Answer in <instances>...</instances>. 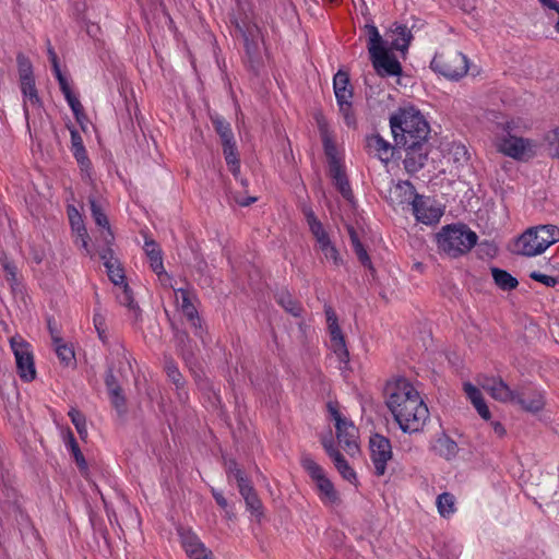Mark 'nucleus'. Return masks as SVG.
<instances>
[{"instance_id":"obj_57","label":"nucleus","mask_w":559,"mask_h":559,"mask_svg":"<svg viewBox=\"0 0 559 559\" xmlns=\"http://www.w3.org/2000/svg\"><path fill=\"white\" fill-rule=\"evenodd\" d=\"M544 7L559 12V5L556 0H539Z\"/></svg>"},{"instance_id":"obj_47","label":"nucleus","mask_w":559,"mask_h":559,"mask_svg":"<svg viewBox=\"0 0 559 559\" xmlns=\"http://www.w3.org/2000/svg\"><path fill=\"white\" fill-rule=\"evenodd\" d=\"M20 82L33 81L32 64L29 60L24 56L17 57Z\"/></svg>"},{"instance_id":"obj_17","label":"nucleus","mask_w":559,"mask_h":559,"mask_svg":"<svg viewBox=\"0 0 559 559\" xmlns=\"http://www.w3.org/2000/svg\"><path fill=\"white\" fill-rule=\"evenodd\" d=\"M412 212L418 222L426 225L438 223L443 214L442 209L435 200L420 195L415 199Z\"/></svg>"},{"instance_id":"obj_58","label":"nucleus","mask_w":559,"mask_h":559,"mask_svg":"<svg viewBox=\"0 0 559 559\" xmlns=\"http://www.w3.org/2000/svg\"><path fill=\"white\" fill-rule=\"evenodd\" d=\"M255 200H257V198H254V197L247 198V199H242V198H236V199H235V201H236L238 204L242 205V206H247V205H249V204H251V203L255 202Z\"/></svg>"},{"instance_id":"obj_39","label":"nucleus","mask_w":559,"mask_h":559,"mask_svg":"<svg viewBox=\"0 0 559 559\" xmlns=\"http://www.w3.org/2000/svg\"><path fill=\"white\" fill-rule=\"evenodd\" d=\"M317 250L320 251L324 260L335 266L342 264V258L336 249L332 239L316 246Z\"/></svg>"},{"instance_id":"obj_20","label":"nucleus","mask_w":559,"mask_h":559,"mask_svg":"<svg viewBox=\"0 0 559 559\" xmlns=\"http://www.w3.org/2000/svg\"><path fill=\"white\" fill-rule=\"evenodd\" d=\"M228 473L237 480L239 491L246 501L248 510L255 516H260L262 508L261 501L249 483L245 479L242 472L234 464L233 467L229 466Z\"/></svg>"},{"instance_id":"obj_38","label":"nucleus","mask_w":559,"mask_h":559,"mask_svg":"<svg viewBox=\"0 0 559 559\" xmlns=\"http://www.w3.org/2000/svg\"><path fill=\"white\" fill-rule=\"evenodd\" d=\"M437 509L442 518H450L456 511L455 497L450 492H443L437 497Z\"/></svg>"},{"instance_id":"obj_26","label":"nucleus","mask_w":559,"mask_h":559,"mask_svg":"<svg viewBox=\"0 0 559 559\" xmlns=\"http://www.w3.org/2000/svg\"><path fill=\"white\" fill-rule=\"evenodd\" d=\"M403 147L406 150V156L404 159L405 169L411 174L417 173L424 167L427 160L428 152L425 143Z\"/></svg>"},{"instance_id":"obj_21","label":"nucleus","mask_w":559,"mask_h":559,"mask_svg":"<svg viewBox=\"0 0 559 559\" xmlns=\"http://www.w3.org/2000/svg\"><path fill=\"white\" fill-rule=\"evenodd\" d=\"M322 445L342 478L353 484L354 486H358V477L356 472L344 459V456L335 449L333 441L331 439H323Z\"/></svg>"},{"instance_id":"obj_7","label":"nucleus","mask_w":559,"mask_h":559,"mask_svg":"<svg viewBox=\"0 0 559 559\" xmlns=\"http://www.w3.org/2000/svg\"><path fill=\"white\" fill-rule=\"evenodd\" d=\"M300 463L309 475L320 501L325 507L340 506V493L328 476L326 471L308 454L301 456Z\"/></svg>"},{"instance_id":"obj_10","label":"nucleus","mask_w":559,"mask_h":559,"mask_svg":"<svg viewBox=\"0 0 559 559\" xmlns=\"http://www.w3.org/2000/svg\"><path fill=\"white\" fill-rule=\"evenodd\" d=\"M328 411L333 421L340 445L350 456L359 453V435L354 423L340 411L336 404L329 403Z\"/></svg>"},{"instance_id":"obj_48","label":"nucleus","mask_w":559,"mask_h":559,"mask_svg":"<svg viewBox=\"0 0 559 559\" xmlns=\"http://www.w3.org/2000/svg\"><path fill=\"white\" fill-rule=\"evenodd\" d=\"M165 370H166L168 378L174 382V384L178 389L183 385V379L181 377V373L173 360L167 359L165 361Z\"/></svg>"},{"instance_id":"obj_64","label":"nucleus","mask_w":559,"mask_h":559,"mask_svg":"<svg viewBox=\"0 0 559 559\" xmlns=\"http://www.w3.org/2000/svg\"><path fill=\"white\" fill-rule=\"evenodd\" d=\"M552 134H554V138H556V136H557V131H556V130H554V131H552Z\"/></svg>"},{"instance_id":"obj_44","label":"nucleus","mask_w":559,"mask_h":559,"mask_svg":"<svg viewBox=\"0 0 559 559\" xmlns=\"http://www.w3.org/2000/svg\"><path fill=\"white\" fill-rule=\"evenodd\" d=\"M280 305L294 317H299L301 308L298 302L288 293H282L278 295Z\"/></svg>"},{"instance_id":"obj_19","label":"nucleus","mask_w":559,"mask_h":559,"mask_svg":"<svg viewBox=\"0 0 559 559\" xmlns=\"http://www.w3.org/2000/svg\"><path fill=\"white\" fill-rule=\"evenodd\" d=\"M417 193L408 181H397L389 189L388 201L393 207L405 209L413 206Z\"/></svg>"},{"instance_id":"obj_32","label":"nucleus","mask_w":559,"mask_h":559,"mask_svg":"<svg viewBox=\"0 0 559 559\" xmlns=\"http://www.w3.org/2000/svg\"><path fill=\"white\" fill-rule=\"evenodd\" d=\"M91 211L96 225L103 228L102 238L104 242L106 245L111 243L114 240V235L110 230L108 218L100 205L95 200H91Z\"/></svg>"},{"instance_id":"obj_2","label":"nucleus","mask_w":559,"mask_h":559,"mask_svg":"<svg viewBox=\"0 0 559 559\" xmlns=\"http://www.w3.org/2000/svg\"><path fill=\"white\" fill-rule=\"evenodd\" d=\"M367 47L373 68L381 76L400 75L402 67L393 55V50L404 52L411 41V32L404 25H395L382 38L373 24L365 26Z\"/></svg>"},{"instance_id":"obj_51","label":"nucleus","mask_w":559,"mask_h":559,"mask_svg":"<svg viewBox=\"0 0 559 559\" xmlns=\"http://www.w3.org/2000/svg\"><path fill=\"white\" fill-rule=\"evenodd\" d=\"M530 277L547 287H554L557 284V278L555 276L547 275L538 271L531 272Z\"/></svg>"},{"instance_id":"obj_3","label":"nucleus","mask_w":559,"mask_h":559,"mask_svg":"<svg viewBox=\"0 0 559 559\" xmlns=\"http://www.w3.org/2000/svg\"><path fill=\"white\" fill-rule=\"evenodd\" d=\"M490 119V132L492 143L497 151L513 159H524L533 154L534 143L518 132L527 129V123L522 118H510L503 115H492Z\"/></svg>"},{"instance_id":"obj_36","label":"nucleus","mask_w":559,"mask_h":559,"mask_svg":"<svg viewBox=\"0 0 559 559\" xmlns=\"http://www.w3.org/2000/svg\"><path fill=\"white\" fill-rule=\"evenodd\" d=\"M60 86V90L62 94L64 95V98L70 106L71 110L73 111L75 118L80 120V115L82 114V105L79 98L73 94L69 82L67 78H60V80H57Z\"/></svg>"},{"instance_id":"obj_1","label":"nucleus","mask_w":559,"mask_h":559,"mask_svg":"<svg viewBox=\"0 0 559 559\" xmlns=\"http://www.w3.org/2000/svg\"><path fill=\"white\" fill-rule=\"evenodd\" d=\"M385 405L405 433L421 431L430 413L418 389L406 378H393L384 388Z\"/></svg>"},{"instance_id":"obj_40","label":"nucleus","mask_w":559,"mask_h":559,"mask_svg":"<svg viewBox=\"0 0 559 559\" xmlns=\"http://www.w3.org/2000/svg\"><path fill=\"white\" fill-rule=\"evenodd\" d=\"M212 122L214 124L216 132L219 134L222 139L223 146L235 142L234 134L228 122H226L219 116L212 117Z\"/></svg>"},{"instance_id":"obj_27","label":"nucleus","mask_w":559,"mask_h":559,"mask_svg":"<svg viewBox=\"0 0 559 559\" xmlns=\"http://www.w3.org/2000/svg\"><path fill=\"white\" fill-rule=\"evenodd\" d=\"M174 297L177 308L188 319L191 325L197 328L199 324V318L197 309L192 302L191 294L187 289L178 288L174 290Z\"/></svg>"},{"instance_id":"obj_41","label":"nucleus","mask_w":559,"mask_h":559,"mask_svg":"<svg viewBox=\"0 0 559 559\" xmlns=\"http://www.w3.org/2000/svg\"><path fill=\"white\" fill-rule=\"evenodd\" d=\"M224 156L229 170L236 179L239 178L240 164L237 156L236 143L224 145Z\"/></svg>"},{"instance_id":"obj_55","label":"nucleus","mask_w":559,"mask_h":559,"mask_svg":"<svg viewBox=\"0 0 559 559\" xmlns=\"http://www.w3.org/2000/svg\"><path fill=\"white\" fill-rule=\"evenodd\" d=\"M110 395L111 402L117 408L123 405V397L121 396L118 389H110Z\"/></svg>"},{"instance_id":"obj_42","label":"nucleus","mask_w":559,"mask_h":559,"mask_svg":"<svg viewBox=\"0 0 559 559\" xmlns=\"http://www.w3.org/2000/svg\"><path fill=\"white\" fill-rule=\"evenodd\" d=\"M69 417L71 418V421L74 425L80 438L85 440L87 438V428L84 415L78 409L71 408L69 411Z\"/></svg>"},{"instance_id":"obj_33","label":"nucleus","mask_w":559,"mask_h":559,"mask_svg":"<svg viewBox=\"0 0 559 559\" xmlns=\"http://www.w3.org/2000/svg\"><path fill=\"white\" fill-rule=\"evenodd\" d=\"M55 352L61 364L69 366L74 360V350L72 346L61 340V337L52 330L49 324Z\"/></svg>"},{"instance_id":"obj_37","label":"nucleus","mask_w":559,"mask_h":559,"mask_svg":"<svg viewBox=\"0 0 559 559\" xmlns=\"http://www.w3.org/2000/svg\"><path fill=\"white\" fill-rule=\"evenodd\" d=\"M491 274L496 285L503 290L514 289L519 284L518 280L504 270L492 267Z\"/></svg>"},{"instance_id":"obj_62","label":"nucleus","mask_w":559,"mask_h":559,"mask_svg":"<svg viewBox=\"0 0 559 559\" xmlns=\"http://www.w3.org/2000/svg\"><path fill=\"white\" fill-rule=\"evenodd\" d=\"M555 28H556V29H559V21H557V22H556V24H555Z\"/></svg>"},{"instance_id":"obj_45","label":"nucleus","mask_w":559,"mask_h":559,"mask_svg":"<svg viewBox=\"0 0 559 559\" xmlns=\"http://www.w3.org/2000/svg\"><path fill=\"white\" fill-rule=\"evenodd\" d=\"M449 155V157L457 166L465 164L469 157L466 146L460 143H454L451 145Z\"/></svg>"},{"instance_id":"obj_11","label":"nucleus","mask_w":559,"mask_h":559,"mask_svg":"<svg viewBox=\"0 0 559 559\" xmlns=\"http://www.w3.org/2000/svg\"><path fill=\"white\" fill-rule=\"evenodd\" d=\"M10 346L15 357L16 370L20 378L31 382L36 377V368L32 346L23 337L16 335L10 338Z\"/></svg>"},{"instance_id":"obj_54","label":"nucleus","mask_w":559,"mask_h":559,"mask_svg":"<svg viewBox=\"0 0 559 559\" xmlns=\"http://www.w3.org/2000/svg\"><path fill=\"white\" fill-rule=\"evenodd\" d=\"M1 264L4 269V271L7 272V280L10 281V282H14L15 281V276H16V269L14 265H12L11 263H9L7 261V259H2L1 260Z\"/></svg>"},{"instance_id":"obj_30","label":"nucleus","mask_w":559,"mask_h":559,"mask_svg":"<svg viewBox=\"0 0 559 559\" xmlns=\"http://www.w3.org/2000/svg\"><path fill=\"white\" fill-rule=\"evenodd\" d=\"M515 405L527 412L536 413L544 407L545 396L540 391L519 392V400L515 401Z\"/></svg>"},{"instance_id":"obj_43","label":"nucleus","mask_w":559,"mask_h":559,"mask_svg":"<svg viewBox=\"0 0 559 559\" xmlns=\"http://www.w3.org/2000/svg\"><path fill=\"white\" fill-rule=\"evenodd\" d=\"M349 236H350L353 249H354L358 260L365 266L371 267L370 258H369L367 251L365 250L364 246L358 240L356 233L352 228L349 229Z\"/></svg>"},{"instance_id":"obj_5","label":"nucleus","mask_w":559,"mask_h":559,"mask_svg":"<svg viewBox=\"0 0 559 559\" xmlns=\"http://www.w3.org/2000/svg\"><path fill=\"white\" fill-rule=\"evenodd\" d=\"M477 235L465 225H448L437 234L438 249L456 258L468 252L477 242Z\"/></svg>"},{"instance_id":"obj_15","label":"nucleus","mask_w":559,"mask_h":559,"mask_svg":"<svg viewBox=\"0 0 559 559\" xmlns=\"http://www.w3.org/2000/svg\"><path fill=\"white\" fill-rule=\"evenodd\" d=\"M325 317L330 336V348L336 356L338 362L347 367L349 353L345 344L344 335L338 326L336 314L332 308H325Z\"/></svg>"},{"instance_id":"obj_22","label":"nucleus","mask_w":559,"mask_h":559,"mask_svg":"<svg viewBox=\"0 0 559 559\" xmlns=\"http://www.w3.org/2000/svg\"><path fill=\"white\" fill-rule=\"evenodd\" d=\"M483 388L487 391L492 399L515 405V401L519 400V392L513 391L509 385L501 379H487L483 382Z\"/></svg>"},{"instance_id":"obj_29","label":"nucleus","mask_w":559,"mask_h":559,"mask_svg":"<svg viewBox=\"0 0 559 559\" xmlns=\"http://www.w3.org/2000/svg\"><path fill=\"white\" fill-rule=\"evenodd\" d=\"M367 147L383 163H388L393 156V146L379 134H372L367 139Z\"/></svg>"},{"instance_id":"obj_31","label":"nucleus","mask_w":559,"mask_h":559,"mask_svg":"<svg viewBox=\"0 0 559 559\" xmlns=\"http://www.w3.org/2000/svg\"><path fill=\"white\" fill-rule=\"evenodd\" d=\"M431 449L437 455L445 460H452L459 450L456 442L444 433L435 438Z\"/></svg>"},{"instance_id":"obj_52","label":"nucleus","mask_w":559,"mask_h":559,"mask_svg":"<svg viewBox=\"0 0 559 559\" xmlns=\"http://www.w3.org/2000/svg\"><path fill=\"white\" fill-rule=\"evenodd\" d=\"M21 91L23 94V99H26L28 97H34L37 94V90L35 87V81H25L21 83Z\"/></svg>"},{"instance_id":"obj_60","label":"nucleus","mask_w":559,"mask_h":559,"mask_svg":"<svg viewBox=\"0 0 559 559\" xmlns=\"http://www.w3.org/2000/svg\"><path fill=\"white\" fill-rule=\"evenodd\" d=\"M84 9H85V4H78L74 8V12L73 13L76 15L78 19L80 17L81 11H83Z\"/></svg>"},{"instance_id":"obj_6","label":"nucleus","mask_w":559,"mask_h":559,"mask_svg":"<svg viewBox=\"0 0 559 559\" xmlns=\"http://www.w3.org/2000/svg\"><path fill=\"white\" fill-rule=\"evenodd\" d=\"M555 225L531 227L521 234L513 243V252L524 257L542 254L557 241Z\"/></svg>"},{"instance_id":"obj_9","label":"nucleus","mask_w":559,"mask_h":559,"mask_svg":"<svg viewBox=\"0 0 559 559\" xmlns=\"http://www.w3.org/2000/svg\"><path fill=\"white\" fill-rule=\"evenodd\" d=\"M233 23L245 41L247 52L255 55L263 44L260 23L250 8H239Z\"/></svg>"},{"instance_id":"obj_34","label":"nucleus","mask_w":559,"mask_h":559,"mask_svg":"<svg viewBox=\"0 0 559 559\" xmlns=\"http://www.w3.org/2000/svg\"><path fill=\"white\" fill-rule=\"evenodd\" d=\"M71 152L81 166V169L84 170L90 167V159L82 136L76 130H71Z\"/></svg>"},{"instance_id":"obj_59","label":"nucleus","mask_w":559,"mask_h":559,"mask_svg":"<svg viewBox=\"0 0 559 559\" xmlns=\"http://www.w3.org/2000/svg\"><path fill=\"white\" fill-rule=\"evenodd\" d=\"M86 32L90 36L95 37L97 33L99 32V28L97 25L92 24L86 27Z\"/></svg>"},{"instance_id":"obj_50","label":"nucleus","mask_w":559,"mask_h":559,"mask_svg":"<svg viewBox=\"0 0 559 559\" xmlns=\"http://www.w3.org/2000/svg\"><path fill=\"white\" fill-rule=\"evenodd\" d=\"M120 286L122 287V292L118 296L119 302L131 310H136V306L133 301L132 294L128 285L124 283L123 285Z\"/></svg>"},{"instance_id":"obj_18","label":"nucleus","mask_w":559,"mask_h":559,"mask_svg":"<svg viewBox=\"0 0 559 559\" xmlns=\"http://www.w3.org/2000/svg\"><path fill=\"white\" fill-rule=\"evenodd\" d=\"M143 249L150 261V267L157 275L159 283L165 287H173V278L164 269L158 245L152 239H146Z\"/></svg>"},{"instance_id":"obj_49","label":"nucleus","mask_w":559,"mask_h":559,"mask_svg":"<svg viewBox=\"0 0 559 559\" xmlns=\"http://www.w3.org/2000/svg\"><path fill=\"white\" fill-rule=\"evenodd\" d=\"M93 322L95 330L97 331V334L99 338H105V332H106V323H105V314L103 313L100 308H96L93 317Z\"/></svg>"},{"instance_id":"obj_23","label":"nucleus","mask_w":559,"mask_h":559,"mask_svg":"<svg viewBox=\"0 0 559 559\" xmlns=\"http://www.w3.org/2000/svg\"><path fill=\"white\" fill-rule=\"evenodd\" d=\"M68 216L72 231L75 236V243H80L87 254L92 255V250L88 246V235L80 212L72 205L68 206Z\"/></svg>"},{"instance_id":"obj_28","label":"nucleus","mask_w":559,"mask_h":559,"mask_svg":"<svg viewBox=\"0 0 559 559\" xmlns=\"http://www.w3.org/2000/svg\"><path fill=\"white\" fill-rule=\"evenodd\" d=\"M302 213L305 215L309 230L316 240V246L331 239L329 230L318 219V217L310 207L305 206Z\"/></svg>"},{"instance_id":"obj_25","label":"nucleus","mask_w":559,"mask_h":559,"mask_svg":"<svg viewBox=\"0 0 559 559\" xmlns=\"http://www.w3.org/2000/svg\"><path fill=\"white\" fill-rule=\"evenodd\" d=\"M99 257L104 262L109 280L116 285L124 284V271L110 248L102 249Z\"/></svg>"},{"instance_id":"obj_63","label":"nucleus","mask_w":559,"mask_h":559,"mask_svg":"<svg viewBox=\"0 0 559 559\" xmlns=\"http://www.w3.org/2000/svg\"><path fill=\"white\" fill-rule=\"evenodd\" d=\"M204 559H213L212 554L205 557Z\"/></svg>"},{"instance_id":"obj_4","label":"nucleus","mask_w":559,"mask_h":559,"mask_svg":"<svg viewBox=\"0 0 559 559\" xmlns=\"http://www.w3.org/2000/svg\"><path fill=\"white\" fill-rule=\"evenodd\" d=\"M394 141L400 146L426 143L430 128L424 115L414 106L399 108L390 118Z\"/></svg>"},{"instance_id":"obj_16","label":"nucleus","mask_w":559,"mask_h":559,"mask_svg":"<svg viewBox=\"0 0 559 559\" xmlns=\"http://www.w3.org/2000/svg\"><path fill=\"white\" fill-rule=\"evenodd\" d=\"M464 392H465L467 399L471 401V403L475 407V409L477 411L478 415L484 420L489 423V425L492 428L496 436H498L499 438L503 437L506 435V428L500 421L491 420L490 411L481 395V392L475 385H473L471 383L464 384Z\"/></svg>"},{"instance_id":"obj_46","label":"nucleus","mask_w":559,"mask_h":559,"mask_svg":"<svg viewBox=\"0 0 559 559\" xmlns=\"http://www.w3.org/2000/svg\"><path fill=\"white\" fill-rule=\"evenodd\" d=\"M41 102L38 95L23 99V110L26 121L28 122L31 115H39Z\"/></svg>"},{"instance_id":"obj_35","label":"nucleus","mask_w":559,"mask_h":559,"mask_svg":"<svg viewBox=\"0 0 559 559\" xmlns=\"http://www.w3.org/2000/svg\"><path fill=\"white\" fill-rule=\"evenodd\" d=\"M63 440H64V444L67 447V449L70 451V453L73 455V459L78 465V467L80 468V471L83 473V474H86L87 472V462L85 461L84 459V455L82 454L73 435L71 431H67L64 435H63Z\"/></svg>"},{"instance_id":"obj_13","label":"nucleus","mask_w":559,"mask_h":559,"mask_svg":"<svg viewBox=\"0 0 559 559\" xmlns=\"http://www.w3.org/2000/svg\"><path fill=\"white\" fill-rule=\"evenodd\" d=\"M369 456L377 476H383L388 463L392 460V445L388 438L381 435H372L369 439Z\"/></svg>"},{"instance_id":"obj_8","label":"nucleus","mask_w":559,"mask_h":559,"mask_svg":"<svg viewBox=\"0 0 559 559\" xmlns=\"http://www.w3.org/2000/svg\"><path fill=\"white\" fill-rule=\"evenodd\" d=\"M317 120L322 135L325 155L329 159L330 175L334 181L335 187L338 189L343 198L346 199L347 201H352L353 193L347 177L344 173L343 166L341 164L340 153L333 140L329 135L323 120L321 118H318Z\"/></svg>"},{"instance_id":"obj_53","label":"nucleus","mask_w":559,"mask_h":559,"mask_svg":"<svg viewBox=\"0 0 559 559\" xmlns=\"http://www.w3.org/2000/svg\"><path fill=\"white\" fill-rule=\"evenodd\" d=\"M48 56H49V60L51 62L53 74H55L56 79L60 80V78H64V75L62 74V72L60 70L57 55L53 51L51 46L48 47Z\"/></svg>"},{"instance_id":"obj_12","label":"nucleus","mask_w":559,"mask_h":559,"mask_svg":"<svg viewBox=\"0 0 559 559\" xmlns=\"http://www.w3.org/2000/svg\"><path fill=\"white\" fill-rule=\"evenodd\" d=\"M430 67L435 72L450 80L463 78L468 70L466 56L459 51L449 56L436 55Z\"/></svg>"},{"instance_id":"obj_61","label":"nucleus","mask_w":559,"mask_h":559,"mask_svg":"<svg viewBox=\"0 0 559 559\" xmlns=\"http://www.w3.org/2000/svg\"><path fill=\"white\" fill-rule=\"evenodd\" d=\"M240 182H241V185H242L243 187H246V186H247V181H245L243 179H240Z\"/></svg>"},{"instance_id":"obj_56","label":"nucleus","mask_w":559,"mask_h":559,"mask_svg":"<svg viewBox=\"0 0 559 559\" xmlns=\"http://www.w3.org/2000/svg\"><path fill=\"white\" fill-rule=\"evenodd\" d=\"M213 496L219 507L224 509L227 507V500L221 492L213 490Z\"/></svg>"},{"instance_id":"obj_24","label":"nucleus","mask_w":559,"mask_h":559,"mask_svg":"<svg viewBox=\"0 0 559 559\" xmlns=\"http://www.w3.org/2000/svg\"><path fill=\"white\" fill-rule=\"evenodd\" d=\"M182 547L190 559H204L211 551L205 548L199 537L189 530H181L179 532Z\"/></svg>"},{"instance_id":"obj_14","label":"nucleus","mask_w":559,"mask_h":559,"mask_svg":"<svg viewBox=\"0 0 559 559\" xmlns=\"http://www.w3.org/2000/svg\"><path fill=\"white\" fill-rule=\"evenodd\" d=\"M333 87L336 102L340 107V112L342 114L345 123L347 126H353L355 123V118L352 111L353 93L349 88V79L347 73L338 71L334 75Z\"/></svg>"}]
</instances>
